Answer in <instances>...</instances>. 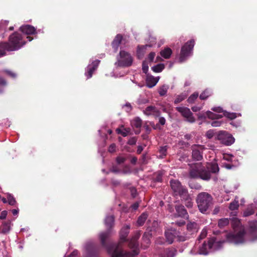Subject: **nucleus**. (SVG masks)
<instances>
[{"instance_id": "nucleus-1", "label": "nucleus", "mask_w": 257, "mask_h": 257, "mask_svg": "<svg viewBox=\"0 0 257 257\" xmlns=\"http://www.w3.org/2000/svg\"><path fill=\"white\" fill-rule=\"evenodd\" d=\"M208 171L203 169L200 163L191 164L189 176L192 178H200L202 180H208L211 177L210 172L216 173L219 171L218 165L216 162L208 164Z\"/></svg>"}, {"instance_id": "nucleus-2", "label": "nucleus", "mask_w": 257, "mask_h": 257, "mask_svg": "<svg viewBox=\"0 0 257 257\" xmlns=\"http://www.w3.org/2000/svg\"><path fill=\"white\" fill-rule=\"evenodd\" d=\"M140 235H135L130 240L129 246L132 249V252H124L119 245L113 244L108 248V252L111 257H131L139 253L138 243L137 240Z\"/></svg>"}, {"instance_id": "nucleus-3", "label": "nucleus", "mask_w": 257, "mask_h": 257, "mask_svg": "<svg viewBox=\"0 0 257 257\" xmlns=\"http://www.w3.org/2000/svg\"><path fill=\"white\" fill-rule=\"evenodd\" d=\"M233 232L229 233L226 238L228 241L235 244H240L245 242L246 235L244 229L240 224V221L237 218L232 220Z\"/></svg>"}, {"instance_id": "nucleus-4", "label": "nucleus", "mask_w": 257, "mask_h": 257, "mask_svg": "<svg viewBox=\"0 0 257 257\" xmlns=\"http://www.w3.org/2000/svg\"><path fill=\"white\" fill-rule=\"evenodd\" d=\"M214 112L210 111H207L205 113L200 114L198 115L199 118H206V117L214 119H218L222 117L223 116L232 119L237 117L238 116H241L240 113L237 114L236 113H230L226 111H224L220 107H214L211 109Z\"/></svg>"}, {"instance_id": "nucleus-5", "label": "nucleus", "mask_w": 257, "mask_h": 257, "mask_svg": "<svg viewBox=\"0 0 257 257\" xmlns=\"http://www.w3.org/2000/svg\"><path fill=\"white\" fill-rule=\"evenodd\" d=\"M25 44V42L22 39V36L17 33L11 35L9 38V43H4L2 47H5L7 51H16L20 49Z\"/></svg>"}, {"instance_id": "nucleus-6", "label": "nucleus", "mask_w": 257, "mask_h": 257, "mask_svg": "<svg viewBox=\"0 0 257 257\" xmlns=\"http://www.w3.org/2000/svg\"><path fill=\"white\" fill-rule=\"evenodd\" d=\"M196 202L199 211L203 213H207L213 204L212 197L206 192L198 194Z\"/></svg>"}, {"instance_id": "nucleus-7", "label": "nucleus", "mask_w": 257, "mask_h": 257, "mask_svg": "<svg viewBox=\"0 0 257 257\" xmlns=\"http://www.w3.org/2000/svg\"><path fill=\"white\" fill-rule=\"evenodd\" d=\"M132 63L133 58L131 55L128 52L121 50L117 57L115 65L117 67H128L131 66Z\"/></svg>"}, {"instance_id": "nucleus-8", "label": "nucleus", "mask_w": 257, "mask_h": 257, "mask_svg": "<svg viewBox=\"0 0 257 257\" xmlns=\"http://www.w3.org/2000/svg\"><path fill=\"white\" fill-rule=\"evenodd\" d=\"M194 43V41L192 40L187 42L182 47L179 57V61L180 62H183L187 57L192 55Z\"/></svg>"}, {"instance_id": "nucleus-9", "label": "nucleus", "mask_w": 257, "mask_h": 257, "mask_svg": "<svg viewBox=\"0 0 257 257\" xmlns=\"http://www.w3.org/2000/svg\"><path fill=\"white\" fill-rule=\"evenodd\" d=\"M216 139L225 146H229L235 142V139L232 135L225 131H220L218 133Z\"/></svg>"}, {"instance_id": "nucleus-10", "label": "nucleus", "mask_w": 257, "mask_h": 257, "mask_svg": "<svg viewBox=\"0 0 257 257\" xmlns=\"http://www.w3.org/2000/svg\"><path fill=\"white\" fill-rule=\"evenodd\" d=\"M176 109L187 121L191 123L195 121V118L193 116V114L189 108L184 106H181L177 107Z\"/></svg>"}, {"instance_id": "nucleus-11", "label": "nucleus", "mask_w": 257, "mask_h": 257, "mask_svg": "<svg viewBox=\"0 0 257 257\" xmlns=\"http://www.w3.org/2000/svg\"><path fill=\"white\" fill-rule=\"evenodd\" d=\"M177 235V240L180 241H183L186 240V237L183 236H179L175 230H168L165 232L166 241L170 244L173 242L174 238Z\"/></svg>"}, {"instance_id": "nucleus-12", "label": "nucleus", "mask_w": 257, "mask_h": 257, "mask_svg": "<svg viewBox=\"0 0 257 257\" xmlns=\"http://www.w3.org/2000/svg\"><path fill=\"white\" fill-rule=\"evenodd\" d=\"M170 184L172 190L176 193V195H184L186 193V189L183 188L180 183L177 180H171Z\"/></svg>"}, {"instance_id": "nucleus-13", "label": "nucleus", "mask_w": 257, "mask_h": 257, "mask_svg": "<svg viewBox=\"0 0 257 257\" xmlns=\"http://www.w3.org/2000/svg\"><path fill=\"white\" fill-rule=\"evenodd\" d=\"M204 147L202 145H194L192 146V158L193 159L199 161L202 158V153Z\"/></svg>"}, {"instance_id": "nucleus-14", "label": "nucleus", "mask_w": 257, "mask_h": 257, "mask_svg": "<svg viewBox=\"0 0 257 257\" xmlns=\"http://www.w3.org/2000/svg\"><path fill=\"white\" fill-rule=\"evenodd\" d=\"M99 63V61L96 60L88 65L86 68V71L85 73L87 79L92 77L93 72L97 69Z\"/></svg>"}, {"instance_id": "nucleus-15", "label": "nucleus", "mask_w": 257, "mask_h": 257, "mask_svg": "<svg viewBox=\"0 0 257 257\" xmlns=\"http://www.w3.org/2000/svg\"><path fill=\"white\" fill-rule=\"evenodd\" d=\"M224 241H216L214 238H210L208 241V247L212 251L217 250L220 249Z\"/></svg>"}, {"instance_id": "nucleus-16", "label": "nucleus", "mask_w": 257, "mask_h": 257, "mask_svg": "<svg viewBox=\"0 0 257 257\" xmlns=\"http://www.w3.org/2000/svg\"><path fill=\"white\" fill-rule=\"evenodd\" d=\"M20 30L23 33L28 35L37 33L36 29L30 25H23L20 27Z\"/></svg>"}, {"instance_id": "nucleus-17", "label": "nucleus", "mask_w": 257, "mask_h": 257, "mask_svg": "<svg viewBox=\"0 0 257 257\" xmlns=\"http://www.w3.org/2000/svg\"><path fill=\"white\" fill-rule=\"evenodd\" d=\"M160 77H154L151 75H147L146 77V85L149 88L155 86L159 80Z\"/></svg>"}, {"instance_id": "nucleus-18", "label": "nucleus", "mask_w": 257, "mask_h": 257, "mask_svg": "<svg viewBox=\"0 0 257 257\" xmlns=\"http://www.w3.org/2000/svg\"><path fill=\"white\" fill-rule=\"evenodd\" d=\"M144 113L147 115L158 116L160 114L159 111L154 106H150L147 107L144 111Z\"/></svg>"}, {"instance_id": "nucleus-19", "label": "nucleus", "mask_w": 257, "mask_h": 257, "mask_svg": "<svg viewBox=\"0 0 257 257\" xmlns=\"http://www.w3.org/2000/svg\"><path fill=\"white\" fill-rule=\"evenodd\" d=\"M130 226L126 225L123 227L120 232V239L121 241L125 240V238L129 232Z\"/></svg>"}, {"instance_id": "nucleus-20", "label": "nucleus", "mask_w": 257, "mask_h": 257, "mask_svg": "<svg viewBox=\"0 0 257 257\" xmlns=\"http://www.w3.org/2000/svg\"><path fill=\"white\" fill-rule=\"evenodd\" d=\"M176 210L177 212V216L186 217L187 216V213L184 207L182 205L176 206Z\"/></svg>"}, {"instance_id": "nucleus-21", "label": "nucleus", "mask_w": 257, "mask_h": 257, "mask_svg": "<svg viewBox=\"0 0 257 257\" xmlns=\"http://www.w3.org/2000/svg\"><path fill=\"white\" fill-rule=\"evenodd\" d=\"M180 196L185 200V205L188 208H191L193 205L192 199L187 193V191L186 193H184V195H180Z\"/></svg>"}, {"instance_id": "nucleus-22", "label": "nucleus", "mask_w": 257, "mask_h": 257, "mask_svg": "<svg viewBox=\"0 0 257 257\" xmlns=\"http://www.w3.org/2000/svg\"><path fill=\"white\" fill-rule=\"evenodd\" d=\"M172 51L169 48H165L160 52L161 56L165 59H169L172 55Z\"/></svg>"}, {"instance_id": "nucleus-23", "label": "nucleus", "mask_w": 257, "mask_h": 257, "mask_svg": "<svg viewBox=\"0 0 257 257\" xmlns=\"http://www.w3.org/2000/svg\"><path fill=\"white\" fill-rule=\"evenodd\" d=\"M122 39V36L120 35H117L112 43V47L115 51L118 49V46L120 43Z\"/></svg>"}, {"instance_id": "nucleus-24", "label": "nucleus", "mask_w": 257, "mask_h": 257, "mask_svg": "<svg viewBox=\"0 0 257 257\" xmlns=\"http://www.w3.org/2000/svg\"><path fill=\"white\" fill-rule=\"evenodd\" d=\"M255 206L254 204H251L244 211L243 213V216L244 217H247L249 215L253 214L254 213Z\"/></svg>"}, {"instance_id": "nucleus-25", "label": "nucleus", "mask_w": 257, "mask_h": 257, "mask_svg": "<svg viewBox=\"0 0 257 257\" xmlns=\"http://www.w3.org/2000/svg\"><path fill=\"white\" fill-rule=\"evenodd\" d=\"M211 250L208 248V243L206 244L205 242L203 244L199 249V253L200 254L206 255Z\"/></svg>"}, {"instance_id": "nucleus-26", "label": "nucleus", "mask_w": 257, "mask_h": 257, "mask_svg": "<svg viewBox=\"0 0 257 257\" xmlns=\"http://www.w3.org/2000/svg\"><path fill=\"white\" fill-rule=\"evenodd\" d=\"M151 46L149 45H146L144 46H142L141 47H138V50H137V55L139 58H142L146 50L147 47H150Z\"/></svg>"}, {"instance_id": "nucleus-27", "label": "nucleus", "mask_w": 257, "mask_h": 257, "mask_svg": "<svg viewBox=\"0 0 257 257\" xmlns=\"http://www.w3.org/2000/svg\"><path fill=\"white\" fill-rule=\"evenodd\" d=\"M11 229V223L7 222L3 223L2 227H0V233L6 234L8 233Z\"/></svg>"}, {"instance_id": "nucleus-28", "label": "nucleus", "mask_w": 257, "mask_h": 257, "mask_svg": "<svg viewBox=\"0 0 257 257\" xmlns=\"http://www.w3.org/2000/svg\"><path fill=\"white\" fill-rule=\"evenodd\" d=\"M187 228L188 231L195 232L198 231V227L197 223L195 222H190L188 223Z\"/></svg>"}, {"instance_id": "nucleus-29", "label": "nucleus", "mask_w": 257, "mask_h": 257, "mask_svg": "<svg viewBox=\"0 0 257 257\" xmlns=\"http://www.w3.org/2000/svg\"><path fill=\"white\" fill-rule=\"evenodd\" d=\"M114 224V217L112 215L108 216L105 220V224L107 227H111Z\"/></svg>"}, {"instance_id": "nucleus-30", "label": "nucleus", "mask_w": 257, "mask_h": 257, "mask_svg": "<svg viewBox=\"0 0 257 257\" xmlns=\"http://www.w3.org/2000/svg\"><path fill=\"white\" fill-rule=\"evenodd\" d=\"M239 207V203L238 198L235 197V199L233 201L230 203V205L229 206V208L230 210L233 211L238 209Z\"/></svg>"}, {"instance_id": "nucleus-31", "label": "nucleus", "mask_w": 257, "mask_h": 257, "mask_svg": "<svg viewBox=\"0 0 257 257\" xmlns=\"http://www.w3.org/2000/svg\"><path fill=\"white\" fill-rule=\"evenodd\" d=\"M131 125L133 127L139 128L142 125V120L139 117L135 118L131 121Z\"/></svg>"}, {"instance_id": "nucleus-32", "label": "nucleus", "mask_w": 257, "mask_h": 257, "mask_svg": "<svg viewBox=\"0 0 257 257\" xmlns=\"http://www.w3.org/2000/svg\"><path fill=\"white\" fill-rule=\"evenodd\" d=\"M165 68L164 64H158L152 67V70L156 73H159L163 71Z\"/></svg>"}, {"instance_id": "nucleus-33", "label": "nucleus", "mask_w": 257, "mask_h": 257, "mask_svg": "<svg viewBox=\"0 0 257 257\" xmlns=\"http://www.w3.org/2000/svg\"><path fill=\"white\" fill-rule=\"evenodd\" d=\"M148 215L147 214L144 213H143L138 218L137 221V223L139 225H142L144 222H145L146 219L147 218Z\"/></svg>"}, {"instance_id": "nucleus-34", "label": "nucleus", "mask_w": 257, "mask_h": 257, "mask_svg": "<svg viewBox=\"0 0 257 257\" xmlns=\"http://www.w3.org/2000/svg\"><path fill=\"white\" fill-rule=\"evenodd\" d=\"M116 131L118 134H120L123 137H125L129 134L130 130L128 128H125L123 127H122L120 128H117Z\"/></svg>"}, {"instance_id": "nucleus-35", "label": "nucleus", "mask_w": 257, "mask_h": 257, "mask_svg": "<svg viewBox=\"0 0 257 257\" xmlns=\"http://www.w3.org/2000/svg\"><path fill=\"white\" fill-rule=\"evenodd\" d=\"M176 254V250L175 249H168L166 251L164 257H174Z\"/></svg>"}, {"instance_id": "nucleus-36", "label": "nucleus", "mask_w": 257, "mask_h": 257, "mask_svg": "<svg viewBox=\"0 0 257 257\" xmlns=\"http://www.w3.org/2000/svg\"><path fill=\"white\" fill-rule=\"evenodd\" d=\"M229 221L227 218H222L219 220L218 226L220 227H223L229 224Z\"/></svg>"}, {"instance_id": "nucleus-37", "label": "nucleus", "mask_w": 257, "mask_h": 257, "mask_svg": "<svg viewBox=\"0 0 257 257\" xmlns=\"http://www.w3.org/2000/svg\"><path fill=\"white\" fill-rule=\"evenodd\" d=\"M108 232H102L99 234V237L103 245H104L105 240L108 237Z\"/></svg>"}, {"instance_id": "nucleus-38", "label": "nucleus", "mask_w": 257, "mask_h": 257, "mask_svg": "<svg viewBox=\"0 0 257 257\" xmlns=\"http://www.w3.org/2000/svg\"><path fill=\"white\" fill-rule=\"evenodd\" d=\"M187 97V95L186 94H181L180 95H179L177 96L176 99L174 100V103L175 104H177L178 103H180L182 101H183L184 99H185Z\"/></svg>"}, {"instance_id": "nucleus-39", "label": "nucleus", "mask_w": 257, "mask_h": 257, "mask_svg": "<svg viewBox=\"0 0 257 257\" xmlns=\"http://www.w3.org/2000/svg\"><path fill=\"white\" fill-rule=\"evenodd\" d=\"M211 91L209 90H205L203 91L200 95V98L201 99H205L208 97L209 96L211 95Z\"/></svg>"}, {"instance_id": "nucleus-40", "label": "nucleus", "mask_w": 257, "mask_h": 257, "mask_svg": "<svg viewBox=\"0 0 257 257\" xmlns=\"http://www.w3.org/2000/svg\"><path fill=\"white\" fill-rule=\"evenodd\" d=\"M168 87L167 85H163L159 89V93L161 96L165 95L168 90Z\"/></svg>"}, {"instance_id": "nucleus-41", "label": "nucleus", "mask_w": 257, "mask_h": 257, "mask_svg": "<svg viewBox=\"0 0 257 257\" xmlns=\"http://www.w3.org/2000/svg\"><path fill=\"white\" fill-rule=\"evenodd\" d=\"M8 202L11 205H14L16 204V201L15 198L10 194H8Z\"/></svg>"}, {"instance_id": "nucleus-42", "label": "nucleus", "mask_w": 257, "mask_h": 257, "mask_svg": "<svg viewBox=\"0 0 257 257\" xmlns=\"http://www.w3.org/2000/svg\"><path fill=\"white\" fill-rule=\"evenodd\" d=\"M222 158L224 160H226L227 161H231L233 160L234 157L229 154H223L222 155Z\"/></svg>"}, {"instance_id": "nucleus-43", "label": "nucleus", "mask_w": 257, "mask_h": 257, "mask_svg": "<svg viewBox=\"0 0 257 257\" xmlns=\"http://www.w3.org/2000/svg\"><path fill=\"white\" fill-rule=\"evenodd\" d=\"M198 96V93H193L188 99V101L189 103H193L194 100L197 98Z\"/></svg>"}, {"instance_id": "nucleus-44", "label": "nucleus", "mask_w": 257, "mask_h": 257, "mask_svg": "<svg viewBox=\"0 0 257 257\" xmlns=\"http://www.w3.org/2000/svg\"><path fill=\"white\" fill-rule=\"evenodd\" d=\"M3 43H0V57L6 55V51H7L5 47H2Z\"/></svg>"}, {"instance_id": "nucleus-45", "label": "nucleus", "mask_w": 257, "mask_h": 257, "mask_svg": "<svg viewBox=\"0 0 257 257\" xmlns=\"http://www.w3.org/2000/svg\"><path fill=\"white\" fill-rule=\"evenodd\" d=\"M151 236V235L149 233H145L144 236H143V240L144 241L146 242L147 244L150 243V237Z\"/></svg>"}, {"instance_id": "nucleus-46", "label": "nucleus", "mask_w": 257, "mask_h": 257, "mask_svg": "<svg viewBox=\"0 0 257 257\" xmlns=\"http://www.w3.org/2000/svg\"><path fill=\"white\" fill-rule=\"evenodd\" d=\"M250 228L252 231H254L257 228V221H253L250 223Z\"/></svg>"}, {"instance_id": "nucleus-47", "label": "nucleus", "mask_w": 257, "mask_h": 257, "mask_svg": "<svg viewBox=\"0 0 257 257\" xmlns=\"http://www.w3.org/2000/svg\"><path fill=\"white\" fill-rule=\"evenodd\" d=\"M126 160V158L123 156H118L116 158V162L117 164H120L123 163Z\"/></svg>"}, {"instance_id": "nucleus-48", "label": "nucleus", "mask_w": 257, "mask_h": 257, "mask_svg": "<svg viewBox=\"0 0 257 257\" xmlns=\"http://www.w3.org/2000/svg\"><path fill=\"white\" fill-rule=\"evenodd\" d=\"M222 122L220 120H215L212 122L211 126L213 127H218L221 125Z\"/></svg>"}, {"instance_id": "nucleus-49", "label": "nucleus", "mask_w": 257, "mask_h": 257, "mask_svg": "<svg viewBox=\"0 0 257 257\" xmlns=\"http://www.w3.org/2000/svg\"><path fill=\"white\" fill-rule=\"evenodd\" d=\"M207 235V230L206 229H203L199 237V239H202L204 238Z\"/></svg>"}, {"instance_id": "nucleus-50", "label": "nucleus", "mask_w": 257, "mask_h": 257, "mask_svg": "<svg viewBox=\"0 0 257 257\" xmlns=\"http://www.w3.org/2000/svg\"><path fill=\"white\" fill-rule=\"evenodd\" d=\"M149 69V66L148 64H146V62H144L143 63L142 70L143 72L145 73H147Z\"/></svg>"}, {"instance_id": "nucleus-51", "label": "nucleus", "mask_w": 257, "mask_h": 257, "mask_svg": "<svg viewBox=\"0 0 257 257\" xmlns=\"http://www.w3.org/2000/svg\"><path fill=\"white\" fill-rule=\"evenodd\" d=\"M155 56H156V54L155 52H151L149 54L148 58L150 62H153L155 58Z\"/></svg>"}, {"instance_id": "nucleus-52", "label": "nucleus", "mask_w": 257, "mask_h": 257, "mask_svg": "<svg viewBox=\"0 0 257 257\" xmlns=\"http://www.w3.org/2000/svg\"><path fill=\"white\" fill-rule=\"evenodd\" d=\"M206 136L207 138L208 139L212 138L214 136V133H213V131L209 130V131H207L206 134Z\"/></svg>"}, {"instance_id": "nucleus-53", "label": "nucleus", "mask_w": 257, "mask_h": 257, "mask_svg": "<svg viewBox=\"0 0 257 257\" xmlns=\"http://www.w3.org/2000/svg\"><path fill=\"white\" fill-rule=\"evenodd\" d=\"M115 145L114 144H111L108 149V151L110 153H113L115 151Z\"/></svg>"}, {"instance_id": "nucleus-54", "label": "nucleus", "mask_w": 257, "mask_h": 257, "mask_svg": "<svg viewBox=\"0 0 257 257\" xmlns=\"http://www.w3.org/2000/svg\"><path fill=\"white\" fill-rule=\"evenodd\" d=\"M6 72L11 77L15 78L16 77V74L10 70H6Z\"/></svg>"}, {"instance_id": "nucleus-55", "label": "nucleus", "mask_w": 257, "mask_h": 257, "mask_svg": "<svg viewBox=\"0 0 257 257\" xmlns=\"http://www.w3.org/2000/svg\"><path fill=\"white\" fill-rule=\"evenodd\" d=\"M7 215V211H3L2 212L1 214L0 215V219H5Z\"/></svg>"}, {"instance_id": "nucleus-56", "label": "nucleus", "mask_w": 257, "mask_h": 257, "mask_svg": "<svg viewBox=\"0 0 257 257\" xmlns=\"http://www.w3.org/2000/svg\"><path fill=\"white\" fill-rule=\"evenodd\" d=\"M148 102H149V100L146 98L139 99L138 100V102L139 104H145V103H148Z\"/></svg>"}, {"instance_id": "nucleus-57", "label": "nucleus", "mask_w": 257, "mask_h": 257, "mask_svg": "<svg viewBox=\"0 0 257 257\" xmlns=\"http://www.w3.org/2000/svg\"><path fill=\"white\" fill-rule=\"evenodd\" d=\"M166 151H167V148H166V146L161 147V148L160 150V153L164 155H165Z\"/></svg>"}, {"instance_id": "nucleus-58", "label": "nucleus", "mask_w": 257, "mask_h": 257, "mask_svg": "<svg viewBox=\"0 0 257 257\" xmlns=\"http://www.w3.org/2000/svg\"><path fill=\"white\" fill-rule=\"evenodd\" d=\"M165 122H166V119L164 117H161L159 118V122L160 124H161L162 125H164V124H165Z\"/></svg>"}, {"instance_id": "nucleus-59", "label": "nucleus", "mask_w": 257, "mask_h": 257, "mask_svg": "<svg viewBox=\"0 0 257 257\" xmlns=\"http://www.w3.org/2000/svg\"><path fill=\"white\" fill-rule=\"evenodd\" d=\"M202 108V107H199V106H194L192 108V109L194 112H197L199 110H200Z\"/></svg>"}, {"instance_id": "nucleus-60", "label": "nucleus", "mask_w": 257, "mask_h": 257, "mask_svg": "<svg viewBox=\"0 0 257 257\" xmlns=\"http://www.w3.org/2000/svg\"><path fill=\"white\" fill-rule=\"evenodd\" d=\"M91 247H92V243L90 242L86 243L85 245V248L86 250H89V249L90 248H91Z\"/></svg>"}, {"instance_id": "nucleus-61", "label": "nucleus", "mask_w": 257, "mask_h": 257, "mask_svg": "<svg viewBox=\"0 0 257 257\" xmlns=\"http://www.w3.org/2000/svg\"><path fill=\"white\" fill-rule=\"evenodd\" d=\"M7 84L6 81L3 78H0V86H5Z\"/></svg>"}, {"instance_id": "nucleus-62", "label": "nucleus", "mask_w": 257, "mask_h": 257, "mask_svg": "<svg viewBox=\"0 0 257 257\" xmlns=\"http://www.w3.org/2000/svg\"><path fill=\"white\" fill-rule=\"evenodd\" d=\"M139 207V203L138 202L135 203L132 205V208L134 210H136Z\"/></svg>"}, {"instance_id": "nucleus-63", "label": "nucleus", "mask_w": 257, "mask_h": 257, "mask_svg": "<svg viewBox=\"0 0 257 257\" xmlns=\"http://www.w3.org/2000/svg\"><path fill=\"white\" fill-rule=\"evenodd\" d=\"M136 143V140L135 138H133L128 141V143L130 145H134Z\"/></svg>"}, {"instance_id": "nucleus-64", "label": "nucleus", "mask_w": 257, "mask_h": 257, "mask_svg": "<svg viewBox=\"0 0 257 257\" xmlns=\"http://www.w3.org/2000/svg\"><path fill=\"white\" fill-rule=\"evenodd\" d=\"M137 161V158L135 157H133L131 160V162L133 164H135L136 163Z\"/></svg>"}]
</instances>
